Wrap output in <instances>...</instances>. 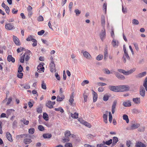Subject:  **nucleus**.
Wrapping results in <instances>:
<instances>
[{
	"mask_svg": "<svg viewBox=\"0 0 147 147\" xmlns=\"http://www.w3.org/2000/svg\"><path fill=\"white\" fill-rule=\"evenodd\" d=\"M143 85L145 88L146 90L147 91V77L145 78Z\"/></svg>",
	"mask_w": 147,
	"mask_h": 147,
	"instance_id": "nucleus-34",
	"label": "nucleus"
},
{
	"mask_svg": "<svg viewBox=\"0 0 147 147\" xmlns=\"http://www.w3.org/2000/svg\"><path fill=\"white\" fill-rule=\"evenodd\" d=\"M13 27V25L11 24V23H9L5 25V28L8 30H11L12 29Z\"/></svg>",
	"mask_w": 147,
	"mask_h": 147,
	"instance_id": "nucleus-11",
	"label": "nucleus"
},
{
	"mask_svg": "<svg viewBox=\"0 0 147 147\" xmlns=\"http://www.w3.org/2000/svg\"><path fill=\"white\" fill-rule=\"evenodd\" d=\"M45 32V31L43 30H41L40 31L38 32V34L39 35H42Z\"/></svg>",
	"mask_w": 147,
	"mask_h": 147,
	"instance_id": "nucleus-56",
	"label": "nucleus"
},
{
	"mask_svg": "<svg viewBox=\"0 0 147 147\" xmlns=\"http://www.w3.org/2000/svg\"><path fill=\"white\" fill-rule=\"evenodd\" d=\"M145 92L144 88L142 87L140 88V95L142 97L145 96Z\"/></svg>",
	"mask_w": 147,
	"mask_h": 147,
	"instance_id": "nucleus-16",
	"label": "nucleus"
},
{
	"mask_svg": "<svg viewBox=\"0 0 147 147\" xmlns=\"http://www.w3.org/2000/svg\"><path fill=\"white\" fill-rule=\"evenodd\" d=\"M84 56L87 58H90V54L87 51H85L83 53Z\"/></svg>",
	"mask_w": 147,
	"mask_h": 147,
	"instance_id": "nucleus-31",
	"label": "nucleus"
},
{
	"mask_svg": "<svg viewBox=\"0 0 147 147\" xmlns=\"http://www.w3.org/2000/svg\"><path fill=\"white\" fill-rule=\"evenodd\" d=\"M24 49V48L23 47H20V48H18L17 49V52L18 53H20L22 51H23Z\"/></svg>",
	"mask_w": 147,
	"mask_h": 147,
	"instance_id": "nucleus-59",
	"label": "nucleus"
},
{
	"mask_svg": "<svg viewBox=\"0 0 147 147\" xmlns=\"http://www.w3.org/2000/svg\"><path fill=\"white\" fill-rule=\"evenodd\" d=\"M117 102L116 100H115L113 102L111 107V112L113 114L115 112Z\"/></svg>",
	"mask_w": 147,
	"mask_h": 147,
	"instance_id": "nucleus-4",
	"label": "nucleus"
},
{
	"mask_svg": "<svg viewBox=\"0 0 147 147\" xmlns=\"http://www.w3.org/2000/svg\"><path fill=\"white\" fill-rule=\"evenodd\" d=\"M133 101L134 103L139 104L140 103V98H133Z\"/></svg>",
	"mask_w": 147,
	"mask_h": 147,
	"instance_id": "nucleus-22",
	"label": "nucleus"
},
{
	"mask_svg": "<svg viewBox=\"0 0 147 147\" xmlns=\"http://www.w3.org/2000/svg\"><path fill=\"white\" fill-rule=\"evenodd\" d=\"M25 57V54L23 55L20 57V61L22 63H24V58Z\"/></svg>",
	"mask_w": 147,
	"mask_h": 147,
	"instance_id": "nucleus-37",
	"label": "nucleus"
},
{
	"mask_svg": "<svg viewBox=\"0 0 147 147\" xmlns=\"http://www.w3.org/2000/svg\"><path fill=\"white\" fill-rule=\"evenodd\" d=\"M43 20V17L41 16H39L38 18V21H42Z\"/></svg>",
	"mask_w": 147,
	"mask_h": 147,
	"instance_id": "nucleus-61",
	"label": "nucleus"
},
{
	"mask_svg": "<svg viewBox=\"0 0 147 147\" xmlns=\"http://www.w3.org/2000/svg\"><path fill=\"white\" fill-rule=\"evenodd\" d=\"M139 125L138 124H133L131 126V128L132 129H135L138 128L139 127Z\"/></svg>",
	"mask_w": 147,
	"mask_h": 147,
	"instance_id": "nucleus-36",
	"label": "nucleus"
},
{
	"mask_svg": "<svg viewBox=\"0 0 147 147\" xmlns=\"http://www.w3.org/2000/svg\"><path fill=\"white\" fill-rule=\"evenodd\" d=\"M35 129L34 128H31L29 129L28 130V132L29 133L31 134H33L34 133Z\"/></svg>",
	"mask_w": 147,
	"mask_h": 147,
	"instance_id": "nucleus-46",
	"label": "nucleus"
},
{
	"mask_svg": "<svg viewBox=\"0 0 147 147\" xmlns=\"http://www.w3.org/2000/svg\"><path fill=\"white\" fill-rule=\"evenodd\" d=\"M103 58V56L102 55H98L96 57V59L98 61H100Z\"/></svg>",
	"mask_w": 147,
	"mask_h": 147,
	"instance_id": "nucleus-42",
	"label": "nucleus"
},
{
	"mask_svg": "<svg viewBox=\"0 0 147 147\" xmlns=\"http://www.w3.org/2000/svg\"><path fill=\"white\" fill-rule=\"evenodd\" d=\"M50 71L51 72H55L56 70L55 67V65L54 63H50Z\"/></svg>",
	"mask_w": 147,
	"mask_h": 147,
	"instance_id": "nucleus-6",
	"label": "nucleus"
},
{
	"mask_svg": "<svg viewBox=\"0 0 147 147\" xmlns=\"http://www.w3.org/2000/svg\"><path fill=\"white\" fill-rule=\"evenodd\" d=\"M6 137L7 139L10 142L13 141V140L11 135L9 132H7L6 134Z\"/></svg>",
	"mask_w": 147,
	"mask_h": 147,
	"instance_id": "nucleus-17",
	"label": "nucleus"
},
{
	"mask_svg": "<svg viewBox=\"0 0 147 147\" xmlns=\"http://www.w3.org/2000/svg\"><path fill=\"white\" fill-rule=\"evenodd\" d=\"M7 59L9 62L11 61L12 63H14L15 61V59L12 57L11 55H8Z\"/></svg>",
	"mask_w": 147,
	"mask_h": 147,
	"instance_id": "nucleus-18",
	"label": "nucleus"
},
{
	"mask_svg": "<svg viewBox=\"0 0 147 147\" xmlns=\"http://www.w3.org/2000/svg\"><path fill=\"white\" fill-rule=\"evenodd\" d=\"M146 74V72L144 71L142 73L139 74L138 75L136 76L137 78H141L145 76Z\"/></svg>",
	"mask_w": 147,
	"mask_h": 147,
	"instance_id": "nucleus-28",
	"label": "nucleus"
},
{
	"mask_svg": "<svg viewBox=\"0 0 147 147\" xmlns=\"http://www.w3.org/2000/svg\"><path fill=\"white\" fill-rule=\"evenodd\" d=\"M115 75L116 77L119 79L123 80L125 78L124 76L121 74L117 72H116Z\"/></svg>",
	"mask_w": 147,
	"mask_h": 147,
	"instance_id": "nucleus-15",
	"label": "nucleus"
},
{
	"mask_svg": "<svg viewBox=\"0 0 147 147\" xmlns=\"http://www.w3.org/2000/svg\"><path fill=\"white\" fill-rule=\"evenodd\" d=\"M71 134L69 130H66L65 132V137L63 138V141L64 142H67L69 140V137L70 136Z\"/></svg>",
	"mask_w": 147,
	"mask_h": 147,
	"instance_id": "nucleus-1",
	"label": "nucleus"
},
{
	"mask_svg": "<svg viewBox=\"0 0 147 147\" xmlns=\"http://www.w3.org/2000/svg\"><path fill=\"white\" fill-rule=\"evenodd\" d=\"M46 105L49 109H52L53 107L51 103V101L50 100L48 101L46 103Z\"/></svg>",
	"mask_w": 147,
	"mask_h": 147,
	"instance_id": "nucleus-21",
	"label": "nucleus"
},
{
	"mask_svg": "<svg viewBox=\"0 0 147 147\" xmlns=\"http://www.w3.org/2000/svg\"><path fill=\"white\" fill-rule=\"evenodd\" d=\"M146 146L144 144L141 142L138 141L136 143L135 147H146Z\"/></svg>",
	"mask_w": 147,
	"mask_h": 147,
	"instance_id": "nucleus-10",
	"label": "nucleus"
},
{
	"mask_svg": "<svg viewBox=\"0 0 147 147\" xmlns=\"http://www.w3.org/2000/svg\"><path fill=\"white\" fill-rule=\"evenodd\" d=\"M32 41L34 42L32 44V45L33 47H35L37 45V41L35 39L33 38L32 39Z\"/></svg>",
	"mask_w": 147,
	"mask_h": 147,
	"instance_id": "nucleus-39",
	"label": "nucleus"
},
{
	"mask_svg": "<svg viewBox=\"0 0 147 147\" xmlns=\"http://www.w3.org/2000/svg\"><path fill=\"white\" fill-rule=\"evenodd\" d=\"M102 143L105 145L106 144L108 145H109L110 144V140L106 141V142L103 141Z\"/></svg>",
	"mask_w": 147,
	"mask_h": 147,
	"instance_id": "nucleus-54",
	"label": "nucleus"
},
{
	"mask_svg": "<svg viewBox=\"0 0 147 147\" xmlns=\"http://www.w3.org/2000/svg\"><path fill=\"white\" fill-rule=\"evenodd\" d=\"M108 112L107 111H106V114H104L103 115V118L104 121L105 123H107V115L106 114H107Z\"/></svg>",
	"mask_w": 147,
	"mask_h": 147,
	"instance_id": "nucleus-27",
	"label": "nucleus"
},
{
	"mask_svg": "<svg viewBox=\"0 0 147 147\" xmlns=\"http://www.w3.org/2000/svg\"><path fill=\"white\" fill-rule=\"evenodd\" d=\"M119 89V92H122L128 91L129 89V87L127 86L126 85H120L118 86Z\"/></svg>",
	"mask_w": 147,
	"mask_h": 147,
	"instance_id": "nucleus-2",
	"label": "nucleus"
},
{
	"mask_svg": "<svg viewBox=\"0 0 147 147\" xmlns=\"http://www.w3.org/2000/svg\"><path fill=\"white\" fill-rule=\"evenodd\" d=\"M20 121L23 123L24 124L26 125H28L29 123V121L28 120H26L25 119H22L20 120Z\"/></svg>",
	"mask_w": 147,
	"mask_h": 147,
	"instance_id": "nucleus-35",
	"label": "nucleus"
},
{
	"mask_svg": "<svg viewBox=\"0 0 147 147\" xmlns=\"http://www.w3.org/2000/svg\"><path fill=\"white\" fill-rule=\"evenodd\" d=\"M118 141V138L116 137H114L113 139H111V144H112L111 146H113L116 145L117 142Z\"/></svg>",
	"mask_w": 147,
	"mask_h": 147,
	"instance_id": "nucleus-5",
	"label": "nucleus"
},
{
	"mask_svg": "<svg viewBox=\"0 0 147 147\" xmlns=\"http://www.w3.org/2000/svg\"><path fill=\"white\" fill-rule=\"evenodd\" d=\"M33 39L32 36L30 35L26 39V40L27 41H32Z\"/></svg>",
	"mask_w": 147,
	"mask_h": 147,
	"instance_id": "nucleus-64",
	"label": "nucleus"
},
{
	"mask_svg": "<svg viewBox=\"0 0 147 147\" xmlns=\"http://www.w3.org/2000/svg\"><path fill=\"white\" fill-rule=\"evenodd\" d=\"M65 147H72V145L71 143H68L65 144Z\"/></svg>",
	"mask_w": 147,
	"mask_h": 147,
	"instance_id": "nucleus-57",
	"label": "nucleus"
},
{
	"mask_svg": "<svg viewBox=\"0 0 147 147\" xmlns=\"http://www.w3.org/2000/svg\"><path fill=\"white\" fill-rule=\"evenodd\" d=\"M132 23L133 24L138 25L139 24V22L137 20L134 19L132 21Z\"/></svg>",
	"mask_w": 147,
	"mask_h": 147,
	"instance_id": "nucleus-43",
	"label": "nucleus"
},
{
	"mask_svg": "<svg viewBox=\"0 0 147 147\" xmlns=\"http://www.w3.org/2000/svg\"><path fill=\"white\" fill-rule=\"evenodd\" d=\"M42 88L44 89L45 90L47 88L46 84L44 83V81H42L41 84Z\"/></svg>",
	"mask_w": 147,
	"mask_h": 147,
	"instance_id": "nucleus-38",
	"label": "nucleus"
},
{
	"mask_svg": "<svg viewBox=\"0 0 147 147\" xmlns=\"http://www.w3.org/2000/svg\"><path fill=\"white\" fill-rule=\"evenodd\" d=\"M55 110L56 111H60V112L61 113H63L64 112L63 109L61 107H59L58 108H55Z\"/></svg>",
	"mask_w": 147,
	"mask_h": 147,
	"instance_id": "nucleus-41",
	"label": "nucleus"
},
{
	"mask_svg": "<svg viewBox=\"0 0 147 147\" xmlns=\"http://www.w3.org/2000/svg\"><path fill=\"white\" fill-rule=\"evenodd\" d=\"M107 7V3H105L103 6V10L105 11V13H106V10Z\"/></svg>",
	"mask_w": 147,
	"mask_h": 147,
	"instance_id": "nucleus-44",
	"label": "nucleus"
},
{
	"mask_svg": "<svg viewBox=\"0 0 147 147\" xmlns=\"http://www.w3.org/2000/svg\"><path fill=\"white\" fill-rule=\"evenodd\" d=\"M12 100V98L11 97H10L8 99L7 102V105H9L11 102V101Z\"/></svg>",
	"mask_w": 147,
	"mask_h": 147,
	"instance_id": "nucleus-60",
	"label": "nucleus"
},
{
	"mask_svg": "<svg viewBox=\"0 0 147 147\" xmlns=\"http://www.w3.org/2000/svg\"><path fill=\"white\" fill-rule=\"evenodd\" d=\"M42 136L44 138H50L51 137L52 135L48 133L45 134L43 135Z\"/></svg>",
	"mask_w": 147,
	"mask_h": 147,
	"instance_id": "nucleus-25",
	"label": "nucleus"
},
{
	"mask_svg": "<svg viewBox=\"0 0 147 147\" xmlns=\"http://www.w3.org/2000/svg\"><path fill=\"white\" fill-rule=\"evenodd\" d=\"M93 93V101L94 102H95L97 100L98 96L97 93L95 92L94 90H92Z\"/></svg>",
	"mask_w": 147,
	"mask_h": 147,
	"instance_id": "nucleus-19",
	"label": "nucleus"
},
{
	"mask_svg": "<svg viewBox=\"0 0 147 147\" xmlns=\"http://www.w3.org/2000/svg\"><path fill=\"white\" fill-rule=\"evenodd\" d=\"M83 97L84 98V102H86L87 101V95H86L84 94H83Z\"/></svg>",
	"mask_w": 147,
	"mask_h": 147,
	"instance_id": "nucleus-63",
	"label": "nucleus"
},
{
	"mask_svg": "<svg viewBox=\"0 0 147 147\" xmlns=\"http://www.w3.org/2000/svg\"><path fill=\"white\" fill-rule=\"evenodd\" d=\"M89 83V81L87 80H84L81 83V85L82 86H84L86 84H88Z\"/></svg>",
	"mask_w": 147,
	"mask_h": 147,
	"instance_id": "nucleus-53",
	"label": "nucleus"
},
{
	"mask_svg": "<svg viewBox=\"0 0 147 147\" xmlns=\"http://www.w3.org/2000/svg\"><path fill=\"white\" fill-rule=\"evenodd\" d=\"M23 74L21 72L17 74V77L19 78H22Z\"/></svg>",
	"mask_w": 147,
	"mask_h": 147,
	"instance_id": "nucleus-58",
	"label": "nucleus"
},
{
	"mask_svg": "<svg viewBox=\"0 0 147 147\" xmlns=\"http://www.w3.org/2000/svg\"><path fill=\"white\" fill-rule=\"evenodd\" d=\"M15 110L13 109H9L7 110L6 111V113L7 115V117H6L7 118H8L10 115L11 113H12L13 112H14Z\"/></svg>",
	"mask_w": 147,
	"mask_h": 147,
	"instance_id": "nucleus-23",
	"label": "nucleus"
},
{
	"mask_svg": "<svg viewBox=\"0 0 147 147\" xmlns=\"http://www.w3.org/2000/svg\"><path fill=\"white\" fill-rule=\"evenodd\" d=\"M136 70V68H134L132 69H130L129 70L125 71V70L124 75L126 76L131 74L133 73Z\"/></svg>",
	"mask_w": 147,
	"mask_h": 147,
	"instance_id": "nucleus-9",
	"label": "nucleus"
},
{
	"mask_svg": "<svg viewBox=\"0 0 147 147\" xmlns=\"http://www.w3.org/2000/svg\"><path fill=\"white\" fill-rule=\"evenodd\" d=\"M13 41L15 44L19 46L20 45V43L18 38L16 36L14 35L13 36Z\"/></svg>",
	"mask_w": 147,
	"mask_h": 147,
	"instance_id": "nucleus-8",
	"label": "nucleus"
},
{
	"mask_svg": "<svg viewBox=\"0 0 147 147\" xmlns=\"http://www.w3.org/2000/svg\"><path fill=\"white\" fill-rule=\"evenodd\" d=\"M104 59L105 60H106L107 59L108 56V54L107 52V45L105 46V51L104 52Z\"/></svg>",
	"mask_w": 147,
	"mask_h": 147,
	"instance_id": "nucleus-12",
	"label": "nucleus"
},
{
	"mask_svg": "<svg viewBox=\"0 0 147 147\" xmlns=\"http://www.w3.org/2000/svg\"><path fill=\"white\" fill-rule=\"evenodd\" d=\"M109 98V96L108 95H104L103 97V100L104 101H107L108 100Z\"/></svg>",
	"mask_w": 147,
	"mask_h": 147,
	"instance_id": "nucleus-55",
	"label": "nucleus"
},
{
	"mask_svg": "<svg viewBox=\"0 0 147 147\" xmlns=\"http://www.w3.org/2000/svg\"><path fill=\"white\" fill-rule=\"evenodd\" d=\"M17 122L16 120H15L12 124V127L13 128L16 127L17 126Z\"/></svg>",
	"mask_w": 147,
	"mask_h": 147,
	"instance_id": "nucleus-50",
	"label": "nucleus"
},
{
	"mask_svg": "<svg viewBox=\"0 0 147 147\" xmlns=\"http://www.w3.org/2000/svg\"><path fill=\"white\" fill-rule=\"evenodd\" d=\"M123 119L124 120H125L126 123H128L129 122V119L128 116L126 115H124L123 116Z\"/></svg>",
	"mask_w": 147,
	"mask_h": 147,
	"instance_id": "nucleus-30",
	"label": "nucleus"
},
{
	"mask_svg": "<svg viewBox=\"0 0 147 147\" xmlns=\"http://www.w3.org/2000/svg\"><path fill=\"white\" fill-rule=\"evenodd\" d=\"M32 141L30 139L27 138L24 139L23 140L24 143L26 144L30 143Z\"/></svg>",
	"mask_w": 147,
	"mask_h": 147,
	"instance_id": "nucleus-26",
	"label": "nucleus"
},
{
	"mask_svg": "<svg viewBox=\"0 0 147 147\" xmlns=\"http://www.w3.org/2000/svg\"><path fill=\"white\" fill-rule=\"evenodd\" d=\"M78 113H74V114L71 113V116L73 118L77 119L78 118Z\"/></svg>",
	"mask_w": 147,
	"mask_h": 147,
	"instance_id": "nucleus-29",
	"label": "nucleus"
},
{
	"mask_svg": "<svg viewBox=\"0 0 147 147\" xmlns=\"http://www.w3.org/2000/svg\"><path fill=\"white\" fill-rule=\"evenodd\" d=\"M5 9L6 12L7 13L9 14V12L10 11V9L9 7L7 6L5 8Z\"/></svg>",
	"mask_w": 147,
	"mask_h": 147,
	"instance_id": "nucleus-62",
	"label": "nucleus"
},
{
	"mask_svg": "<svg viewBox=\"0 0 147 147\" xmlns=\"http://www.w3.org/2000/svg\"><path fill=\"white\" fill-rule=\"evenodd\" d=\"M43 119L46 121H48L49 120V116L46 113L43 114Z\"/></svg>",
	"mask_w": 147,
	"mask_h": 147,
	"instance_id": "nucleus-33",
	"label": "nucleus"
},
{
	"mask_svg": "<svg viewBox=\"0 0 147 147\" xmlns=\"http://www.w3.org/2000/svg\"><path fill=\"white\" fill-rule=\"evenodd\" d=\"M123 105L124 107H128L131 106V104L129 100H128L124 102L123 103Z\"/></svg>",
	"mask_w": 147,
	"mask_h": 147,
	"instance_id": "nucleus-20",
	"label": "nucleus"
},
{
	"mask_svg": "<svg viewBox=\"0 0 147 147\" xmlns=\"http://www.w3.org/2000/svg\"><path fill=\"white\" fill-rule=\"evenodd\" d=\"M38 128L40 131H42L44 130V127L41 125H40L38 126Z\"/></svg>",
	"mask_w": 147,
	"mask_h": 147,
	"instance_id": "nucleus-47",
	"label": "nucleus"
},
{
	"mask_svg": "<svg viewBox=\"0 0 147 147\" xmlns=\"http://www.w3.org/2000/svg\"><path fill=\"white\" fill-rule=\"evenodd\" d=\"M95 136V135H93L91 134H88L86 135V137L89 139H91Z\"/></svg>",
	"mask_w": 147,
	"mask_h": 147,
	"instance_id": "nucleus-45",
	"label": "nucleus"
},
{
	"mask_svg": "<svg viewBox=\"0 0 147 147\" xmlns=\"http://www.w3.org/2000/svg\"><path fill=\"white\" fill-rule=\"evenodd\" d=\"M55 76L56 78L58 80H60L61 78L60 76L58 75L57 73H55Z\"/></svg>",
	"mask_w": 147,
	"mask_h": 147,
	"instance_id": "nucleus-52",
	"label": "nucleus"
},
{
	"mask_svg": "<svg viewBox=\"0 0 147 147\" xmlns=\"http://www.w3.org/2000/svg\"><path fill=\"white\" fill-rule=\"evenodd\" d=\"M64 98V96L61 94L60 95H58L57 96V101L61 102L62 101Z\"/></svg>",
	"mask_w": 147,
	"mask_h": 147,
	"instance_id": "nucleus-13",
	"label": "nucleus"
},
{
	"mask_svg": "<svg viewBox=\"0 0 147 147\" xmlns=\"http://www.w3.org/2000/svg\"><path fill=\"white\" fill-rule=\"evenodd\" d=\"M36 111L38 113H41L42 111V109L41 107L37 108L36 109Z\"/></svg>",
	"mask_w": 147,
	"mask_h": 147,
	"instance_id": "nucleus-51",
	"label": "nucleus"
},
{
	"mask_svg": "<svg viewBox=\"0 0 147 147\" xmlns=\"http://www.w3.org/2000/svg\"><path fill=\"white\" fill-rule=\"evenodd\" d=\"M119 87L118 86H111V90L116 92H119V89H118Z\"/></svg>",
	"mask_w": 147,
	"mask_h": 147,
	"instance_id": "nucleus-14",
	"label": "nucleus"
},
{
	"mask_svg": "<svg viewBox=\"0 0 147 147\" xmlns=\"http://www.w3.org/2000/svg\"><path fill=\"white\" fill-rule=\"evenodd\" d=\"M101 25L102 27H104L105 24V17L104 16H102L101 19Z\"/></svg>",
	"mask_w": 147,
	"mask_h": 147,
	"instance_id": "nucleus-24",
	"label": "nucleus"
},
{
	"mask_svg": "<svg viewBox=\"0 0 147 147\" xmlns=\"http://www.w3.org/2000/svg\"><path fill=\"white\" fill-rule=\"evenodd\" d=\"M111 36L113 39H115V36L114 33V30L113 28H111Z\"/></svg>",
	"mask_w": 147,
	"mask_h": 147,
	"instance_id": "nucleus-40",
	"label": "nucleus"
},
{
	"mask_svg": "<svg viewBox=\"0 0 147 147\" xmlns=\"http://www.w3.org/2000/svg\"><path fill=\"white\" fill-rule=\"evenodd\" d=\"M112 44L114 47H117L118 46L119 42L118 40L113 39L112 42Z\"/></svg>",
	"mask_w": 147,
	"mask_h": 147,
	"instance_id": "nucleus-7",
	"label": "nucleus"
},
{
	"mask_svg": "<svg viewBox=\"0 0 147 147\" xmlns=\"http://www.w3.org/2000/svg\"><path fill=\"white\" fill-rule=\"evenodd\" d=\"M23 70V67H22V66L21 65H20L19 66V67L18 68V73L21 72Z\"/></svg>",
	"mask_w": 147,
	"mask_h": 147,
	"instance_id": "nucleus-48",
	"label": "nucleus"
},
{
	"mask_svg": "<svg viewBox=\"0 0 147 147\" xmlns=\"http://www.w3.org/2000/svg\"><path fill=\"white\" fill-rule=\"evenodd\" d=\"M106 36V32L105 29L103 28L100 34V36L102 41L105 38Z\"/></svg>",
	"mask_w": 147,
	"mask_h": 147,
	"instance_id": "nucleus-3",
	"label": "nucleus"
},
{
	"mask_svg": "<svg viewBox=\"0 0 147 147\" xmlns=\"http://www.w3.org/2000/svg\"><path fill=\"white\" fill-rule=\"evenodd\" d=\"M76 13V15L78 16L81 13V11L78 9H76L74 11Z\"/></svg>",
	"mask_w": 147,
	"mask_h": 147,
	"instance_id": "nucleus-49",
	"label": "nucleus"
},
{
	"mask_svg": "<svg viewBox=\"0 0 147 147\" xmlns=\"http://www.w3.org/2000/svg\"><path fill=\"white\" fill-rule=\"evenodd\" d=\"M82 123L85 126L88 127L89 128H90L91 125L89 123L84 121H83L82 122Z\"/></svg>",
	"mask_w": 147,
	"mask_h": 147,
	"instance_id": "nucleus-32",
	"label": "nucleus"
}]
</instances>
